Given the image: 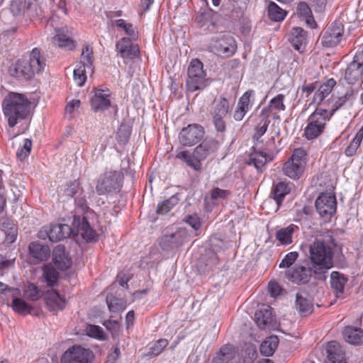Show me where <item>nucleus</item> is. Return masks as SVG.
Wrapping results in <instances>:
<instances>
[{"label":"nucleus","mask_w":363,"mask_h":363,"mask_svg":"<svg viewBox=\"0 0 363 363\" xmlns=\"http://www.w3.org/2000/svg\"><path fill=\"white\" fill-rule=\"evenodd\" d=\"M71 235L81 236L86 242L96 241L97 238L96 232L90 227L86 217L79 216H74L72 227L67 224H52L49 228L44 227L39 232V238H49L51 242H57L69 238Z\"/></svg>","instance_id":"nucleus-1"},{"label":"nucleus","mask_w":363,"mask_h":363,"mask_svg":"<svg viewBox=\"0 0 363 363\" xmlns=\"http://www.w3.org/2000/svg\"><path fill=\"white\" fill-rule=\"evenodd\" d=\"M335 247V240L329 233L316 237L309 244V259L315 274L324 273L333 267V256Z\"/></svg>","instance_id":"nucleus-2"},{"label":"nucleus","mask_w":363,"mask_h":363,"mask_svg":"<svg viewBox=\"0 0 363 363\" xmlns=\"http://www.w3.org/2000/svg\"><path fill=\"white\" fill-rule=\"evenodd\" d=\"M2 105L10 127H13L18 119L26 118L30 113V102L21 94H9L4 99Z\"/></svg>","instance_id":"nucleus-3"},{"label":"nucleus","mask_w":363,"mask_h":363,"mask_svg":"<svg viewBox=\"0 0 363 363\" xmlns=\"http://www.w3.org/2000/svg\"><path fill=\"white\" fill-rule=\"evenodd\" d=\"M45 65V60L42 59L40 52L34 48L30 53L29 60L20 59L11 69V74L18 79H29L35 73H40Z\"/></svg>","instance_id":"nucleus-4"},{"label":"nucleus","mask_w":363,"mask_h":363,"mask_svg":"<svg viewBox=\"0 0 363 363\" xmlns=\"http://www.w3.org/2000/svg\"><path fill=\"white\" fill-rule=\"evenodd\" d=\"M306 151L304 149H295L291 158L284 164V174L291 179H298L303 172L306 163Z\"/></svg>","instance_id":"nucleus-5"},{"label":"nucleus","mask_w":363,"mask_h":363,"mask_svg":"<svg viewBox=\"0 0 363 363\" xmlns=\"http://www.w3.org/2000/svg\"><path fill=\"white\" fill-rule=\"evenodd\" d=\"M206 73L203 69V63L198 59L191 61L188 68L186 88L189 91L202 89L206 86Z\"/></svg>","instance_id":"nucleus-6"},{"label":"nucleus","mask_w":363,"mask_h":363,"mask_svg":"<svg viewBox=\"0 0 363 363\" xmlns=\"http://www.w3.org/2000/svg\"><path fill=\"white\" fill-rule=\"evenodd\" d=\"M209 49L218 55L232 56L237 49L234 38L230 34H220L211 39Z\"/></svg>","instance_id":"nucleus-7"},{"label":"nucleus","mask_w":363,"mask_h":363,"mask_svg":"<svg viewBox=\"0 0 363 363\" xmlns=\"http://www.w3.org/2000/svg\"><path fill=\"white\" fill-rule=\"evenodd\" d=\"M123 175L120 172L108 171L101 174L96 181V191L104 195L120 188Z\"/></svg>","instance_id":"nucleus-8"},{"label":"nucleus","mask_w":363,"mask_h":363,"mask_svg":"<svg viewBox=\"0 0 363 363\" xmlns=\"http://www.w3.org/2000/svg\"><path fill=\"white\" fill-rule=\"evenodd\" d=\"M344 33V26L338 21L328 24L321 33L320 40L325 48H334L341 41Z\"/></svg>","instance_id":"nucleus-9"},{"label":"nucleus","mask_w":363,"mask_h":363,"mask_svg":"<svg viewBox=\"0 0 363 363\" xmlns=\"http://www.w3.org/2000/svg\"><path fill=\"white\" fill-rule=\"evenodd\" d=\"M315 208L325 221L330 220L337 209L335 196L331 193H322L315 200Z\"/></svg>","instance_id":"nucleus-10"},{"label":"nucleus","mask_w":363,"mask_h":363,"mask_svg":"<svg viewBox=\"0 0 363 363\" xmlns=\"http://www.w3.org/2000/svg\"><path fill=\"white\" fill-rule=\"evenodd\" d=\"M94 354L89 349L81 345H73L61 357V363H91Z\"/></svg>","instance_id":"nucleus-11"},{"label":"nucleus","mask_w":363,"mask_h":363,"mask_svg":"<svg viewBox=\"0 0 363 363\" xmlns=\"http://www.w3.org/2000/svg\"><path fill=\"white\" fill-rule=\"evenodd\" d=\"M328 119L327 110L316 108L308 118V124L305 128L306 136H319L322 134Z\"/></svg>","instance_id":"nucleus-12"},{"label":"nucleus","mask_w":363,"mask_h":363,"mask_svg":"<svg viewBox=\"0 0 363 363\" xmlns=\"http://www.w3.org/2000/svg\"><path fill=\"white\" fill-rule=\"evenodd\" d=\"M188 241L187 230L179 228L174 232L164 234L160 238V245L164 250H172L182 246Z\"/></svg>","instance_id":"nucleus-13"},{"label":"nucleus","mask_w":363,"mask_h":363,"mask_svg":"<svg viewBox=\"0 0 363 363\" xmlns=\"http://www.w3.org/2000/svg\"><path fill=\"white\" fill-rule=\"evenodd\" d=\"M259 138H256L257 143L246 156L245 162L247 165L254 166L259 172H262L266 163L272 161L273 158L266 152L265 150L259 146Z\"/></svg>","instance_id":"nucleus-14"},{"label":"nucleus","mask_w":363,"mask_h":363,"mask_svg":"<svg viewBox=\"0 0 363 363\" xmlns=\"http://www.w3.org/2000/svg\"><path fill=\"white\" fill-rule=\"evenodd\" d=\"M363 74V48L359 50L353 60L347 65L345 72V79L348 84H353L359 81Z\"/></svg>","instance_id":"nucleus-15"},{"label":"nucleus","mask_w":363,"mask_h":363,"mask_svg":"<svg viewBox=\"0 0 363 363\" xmlns=\"http://www.w3.org/2000/svg\"><path fill=\"white\" fill-rule=\"evenodd\" d=\"M94 96L90 99L91 109L94 112L104 111L111 104V91L108 89H95Z\"/></svg>","instance_id":"nucleus-16"},{"label":"nucleus","mask_w":363,"mask_h":363,"mask_svg":"<svg viewBox=\"0 0 363 363\" xmlns=\"http://www.w3.org/2000/svg\"><path fill=\"white\" fill-rule=\"evenodd\" d=\"M312 272H313V266L310 268L302 265H295L291 269L285 271L286 277L296 284H302L309 281Z\"/></svg>","instance_id":"nucleus-17"},{"label":"nucleus","mask_w":363,"mask_h":363,"mask_svg":"<svg viewBox=\"0 0 363 363\" xmlns=\"http://www.w3.org/2000/svg\"><path fill=\"white\" fill-rule=\"evenodd\" d=\"M255 320L257 326L262 330H274L277 323L272 313V308L267 306L255 313Z\"/></svg>","instance_id":"nucleus-18"},{"label":"nucleus","mask_w":363,"mask_h":363,"mask_svg":"<svg viewBox=\"0 0 363 363\" xmlns=\"http://www.w3.org/2000/svg\"><path fill=\"white\" fill-rule=\"evenodd\" d=\"M116 48L123 58L133 59L139 54V47L132 43L131 38H122L116 43Z\"/></svg>","instance_id":"nucleus-19"},{"label":"nucleus","mask_w":363,"mask_h":363,"mask_svg":"<svg viewBox=\"0 0 363 363\" xmlns=\"http://www.w3.org/2000/svg\"><path fill=\"white\" fill-rule=\"evenodd\" d=\"M29 251L30 263L33 264L47 260L50 255V250L48 245L37 242H31L29 245Z\"/></svg>","instance_id":"nucleus-20"},{"label":"nucleus","mask_w":363,"mask_h":363,"mask_svg":"<svg viewBox=\"0 0 363 363\" xmlns=\"http://www.w3.org/2000/svg\"><path fill=\"white\" fill-rule=\"evenodd\" d=\"M253 94L254 91L252 90H248L239 99L237 108L233 113V118L235 121H240L242 120L245 114L251 108L250 98Z\"/></svg>","instance_id":"nucleus-21"},{"label":"nucleus","mask_w":363,"mask_h":363,"mask_svg":"<svg viewBox=\"0 0 363 363\" xmlns=\"http://www.w3.org/2000/svg\"><path fill=\"white\" fill-rule=\"evenodd\" d=\"M296 308L299 313L303 316L311 314L313 311V303L309 294L304 291H300L296 293Z\"/></svg>","instance_id":"nucleus-22"},{"label":"nucleus","mask_w":363,"mask_h":363,"mask_svg":"<svg viewBox=\"0 0 363 363\" xmlns=\"http://www.w3.org/2000/svg\"><path fill=\"white\" fill-rule=\"evenodd\" d=\"M289 40L295 50L303 52L307 41L306 32L301 28H294L289 34Z\"/></svg>","instance_id":"nucleus-23"},{"label":"nucleus","mask_w":363,"mask_h":363,"mask_svg":"<svg viewBox=\"0 0 363 363\" xmlns=\"http://www.w3.org/2000/svg\"><path fill=\"white\" fill-rule=\"evenodd\" d=\"M56 34L52 38L53 43L59 48L67 50H73L76 43L69 36L64 28H56Z\"/></svg>","instance_id":"nucleus-24"},{"label":"nucleus","mask_w":363,"mask_h":363,"mask_svg":"<svg viewBox=\"0 0 363 363\" xmlns=\"http://www.w3.org/2000/svg\"><path fill=\"white\" fill-rule=\"evenodd\" d=\"M53 262L60 270H66L71 266V260L65 253V247L57 245L53 251Z\"/></svg>","instance_id":"nucleus-25"},{"label":"nucleus","mask_w":363,"mask_h":363,"mask_svg":"<svg viewBox=\"0 0 363 363\" xmlns=\"http://www.w3.org/2000/svg\"><path fill=\"white\" fill-rule=\"evenodd\" d=\"M45 299L48 307L53 312L62 310L65 308V300L56 291H48L45 294Z\"/></svg>","instance_id":"nucleus-26"},{"label":"nucleus","mask_w":363,"mask_h":363,"mask_svg":"<svg viewBox=\"0 0 363 363\" xmlns=\"http://www.w3.org/2000/svg\"><path fill=\"white\" fill-rule=\"evenodd\" d=\"M347 279L338 272H333L330 274V286L337 298H342L345 286Z\"/></svg>","instance_id":"nucleus-27"},{"label":"nucleus","mask_w":363,"mask_h":363,"mask_svg":"<svg viewBox=\"0 0 363 363\" xmlns=\"http://www.w3.org/2000/svg\"><path fill=\"white\" fill-rule=\"evenodd\" d=\"M328 359L325 363H346L339 344L331 341L327 345Z\"/></svg>","instance_id":"nucleus-28"},{"label":"nucleus","mask_w":363,"mask_h":363,"mask_svg":"<svg viewBox=\"0 0 363 363\" xmlns=\"http://www.w3.org/2000/svg\"><path fill=\"white\" fill-rule=\"evenodd\" d=\"M345 340L351 345L363 343V330L352 326H346L342 331Z\"/></svg>","instance_id":"nucleus-29"},{"label":"nucleus","mask_w":363,"mask_h":363,"mask_svg":"<svg viewBox=\"0 0 363 363\" xmlns=\"http://www.w3.org/2000/svg\"><path fill=\"white\" fill-rule=\"evenodd\" d=\"M291 191V186L289 183L284 182H278L271 192V196L277 203V208L282 203L286 195Z\"/></svg>","instance_id":"nucleus-30"},{"label":"nucleus","mask_w":363,"mask_h":363,"mask_svg":"<svg viewBox=\"0 0 363 363\" xmlns=\"http://www.w3.org/2000/svg\"><path fill=\"white\" fill-rule=\"evenodd\" d=\"M336 82L334 79L331 78L327 80L315 91L313 98V102L317 104H320L330 94Z\"/></svg>","instance_id":"nucleus-31"},{"label":"nucleus","mask_w":363,"mask_h":363,"mask_svg":"<svg viewBox=\"0 0 363 363\" xmlns=\"http://www.w3.org/2000/svg\"><path fill=\"white\" fill-rule=\"evenodd\" d=\"M229 102L224 98L220 97L214 101L213 107L211 112L212 117L225 118L229 111Z\"/></svg>","instance_id":"nucleus-32"},{"label":"nucleus","mask_w":363,"mask_h":363,"mask_svg":"<svg viewBox=\"0 0 363 363\" xmlns=\"http://www.w3.org/2000/svg\"><path fill=\"white\" fill-rule=\"evenodd\" d=\"M176 157L182 160L188 167H191L194 170H201V162H200L193 153H191L189 151H182L176 155Z\"/></svg>","instance_id":"nucleus-33"},{"label":"nucleus","mask_w":363,"mask_h":363,"mask_svg":"<svg viewBox=\"0 0 363 363\" xmlns=\"http://www.w3.org/2000/svg\"><path fill=\"white\" fill-rule=\"evenodd\" d=\"M298 229V226L291 224L283 228L276 233V238L281 245H289L292 242V235Z\"/></svg>","instance_id":"nucleus-34"},{"label":"nucleus","mask_w":363,"mask_h":363,"mask_svg":"<svg viewBox=\"0 0 363 363\" xmlns=\"http://www.w3.org/2000/svg\"><path fill=\"white\" fill-rule=\"evenodd\" d=\"M279 345L277 336L272 335L267 337L260 345V352L265 357L272 356Z\"/></svg>","instance_id":"nucleus-35"},{"label":"nucleus","mask_w":363,"mask_h":363,"mask_svg":"<svg viewBox=\"0 0 363 363\" xmlns=\"http://www.w3.org/2000/svg\"><path fill=\"white\" fill-rule=\"evenodd\" d=\"M234 357L233 347L230 345L223 346L216 356L213 359L212 363H228Z\"/></svg>","instance_id":"nucleus-36"},{"label":"nucleus","mask_w":363,"mask_h":363,"mask_svg":"<svg viewBox=\"0 0 363 363\" xmlns=\"http://www.w3.org/2000/svg\"><path fill=\"white\" fill-rule=\"evenodd\" d=\"M112 23L118 29L123 30L124 33L130 38L133 39L137 38L138 32L132 23H128L123 19H118L112 21Z\"/></svg>","instance_id":"nucleus-37"},{"label":"nucleus","mask_w":363,"mask_h":363,"mask_svg":"<svg viewBox=\"0 0 363 363\" xmlns=\"http://www.w3.org/2000/svg\"><path fill=\"white\" fill-rule=\"evenodd\" d=\"M93 60L94 56L92 48L89 45H84L81 54L79 65L86 67V68L90 69L91 72H93Z\"/></svg>","instance_id":"nucleus-38"},{"label":"nucleus","mask_w":363,"mask_h":363,"mask_svg":"<svg viewBox=\"0 0 363 363\" xmlns=\"http://www.w3.org/2000/svg\"><path fill=\"white\" fill-rule=\"evenodd\" d=\"M17 296L18 295L12 296L13 301L11 306L13 311L21 315L30 313L32 307L29 306L24 300L18 298Z\"/></svg>","instance_id":"nucleus-39"},{"label":"nucleus","mask_w":363,"mask_h":363,"mask_svg":"<svg viewBox=\"0 0 363 363\" xmlns=\"http://www.w3.org/2000/svg\"><path fill=\"white\" fill-rule=\"evenodd\" d=\"M284 95L279 94L274 97L269 102L268 108H265L262 111V115L269 116L268 112L272 109L276 111L285 110V105L284 104Z\"/></svg>","instance_id":"nucleus-40"},{"label":"nucleus","mask_w":363,"mask_h":363,"mask_svg":"<svg viewBox=\"0 0 363 363\" xmlns=\"http://www.w3.org/2000/svg\"><path fill=\"white\" fill-rule=\"evenodd\" d=\"M268 15L272 21L279 22L284 20L286 12L274 2L271 1L268 5Z\"/></svg>","instance_id":"nucleus-41"},{"label":"nucleus","mask_w":363,"mask_h":363,"mask_svg":"<svg viewBox=\"0 0 363 363\" xmlns=\"http://www.w3.org/2000/svg\"><path fill=\"white\" fill-rule=\"evenodd\" d=\"M30 5L28 0H12L10 9L14 16H18L29 9Z\"/></svg>","instance_id":"nucleus-42"},{"label":"nucleus","mask_w":363,"mask_h":363,"mask_svg":"<svg viewBox=\"0 0 363 363\" xmlns=\"http://www.w3.org/2000/svg\"><path fill=\"white\" fill-rule=\"evenodd\" d=\"M203 134V128L199 124L193 123L184 128L179 133V136H202Z\"/></svg>","instance_id":"nucleus-43"},{"label":"nucleus","mask_w":363,"mask_h":363,"mask_svg":"<svg viewBox=\"0 0 363 363\" xmlns=\"http://www.w3.org/2000/svg\"><path fill=\"white\" fill-rule=\"evenodd\" d=\"M179 202L177 196H173L169 199H167L160 203L157 208V213L158 214L164 215L167 213L174 206Z\"/></svg>","instance_id":"nucleus-44"},{"label":"nucleus","mask_w":363,"mask_h":363,"mask_svg":"<svg viewBox=\"0 0 363 363\" xmlns=\"http://www.w3.org/2000/svg\"><path fill=\"white\" fill-rule=\"evenodd\" d=\"M106 303L111 311L116 312L125 308L123 301L118 299L112 294H108L106 296Z\"/></svg>","instance_id":"nucleus-45"},{"label":"nucleus","mask_w":363,"mask_h":363,"mask_svg":"<svg viewBox=\"0 0 363 363\" xmlns=\"http://www.w3.org/2000/svg\"><path fill=\"white\" fill-rule=\"evenodd\" d=\"M299 255L297 252H291L286 254L279 264L281 269H291L290 267L297 260Z\"/></svg>","instance_id":"nucleus-46"},{"label":"nucleus","mask_w":363,"mask_h":363,"mask_svg":"<svg viewBox=\"0 0 363 363\" xmlns=\"http://www.w3.org/2000/svg\"><path fill=\"white\" fill-rule=\"evenodd\" d=\"M168 341L166 339H160L150 347L147 352L148 356H157L160 354L167 346Z\"/></svg>","instance_id":"nucleus-47"},{"label":"nucleus","mask_w":363,"mask_h":363,"mask_svg":"<svg viewBox=\"0 0 363 363\" xmlns=\"http://www.w3.org/2000/svg\"><path fill=\"white\" fill-rule=\"evenodd\" d=\"M353 100V91H347L344 96L337 98V99L334 102L331 112L332 114L334 113L337 110L340 108L347 101H350Z\"/></svg>","instance_id":"nucleus-48"},{"label":"nucleus","mask_w":363,"mask_h":363,"mask_svg":"<svg viewBox=\"0 0 363 363\" xmlns=\"http://www.w3.org/2000/svg\"><path fill=\"white\" fill-rule=\"evenodd\" d=\"M86 67L79 65V66L74 70V80L79 86H82L86 82Z\"/></svg>","instance_id":"nucleus-49"},{"label":"nucleus","mask_w":363,"mask_h":363,"mask_svg":"<svg viewBox=\"0 0 363 363\" xmlns=\"http://www.w3.org/2000/svg\"><path fill=\"white\" fill-rule=\"evenodd\" d=\"M210 147L206 143H203L198 145L192 153L201 162L206 158V157L210 154Z\"/></svg>","instance_id":"nucleus-50"},{"label":"nucleus","mask_w":363,"mask_h":363,"mask_svg":"<svg viewBox=\"0 0 363 363\" xmlns=\"http://www.w3.org/2000/svg\"><path fill=\"white\" fill-rule=\"evenodd\" d=\"M32 147V141L29 138H26L23 140V145L21 150L16 152L17 158L23 161L24 160L30 153Z\"/></svg>","instance_id":"nucleus-51"},{"label":"nucleus","mask_w":363,"mask_h":363,"mask_svg":"<svg viewBox=\"0 0 363 363\" xmlns=\"http://www.w3.org/2000/svg\"><path fill=\"white\" fill-rule=\"evenodd\" d=\"M45 279L49 286H52L57 279L58 273L52 267H45L44 269Z\"/></svg>","instance_id":"nucleus-52"},{"label":"nucleus","mask_w":363,"mask_h":363,"mask_svg":"<svg viewBox=\"0 0 363 363\" xmlns=\"http://www.w3.org/2000/svg\"><path fill=\"white\" fill-rule=\"evenodd\" d=\"M86 332L89 337L97 339H103L104 331L103 329L99 326L89 325L86 328Z\"/></svg>","instance_id":"nucleus-53"},{"label":"nucleus","mask_w":363,"mask_h":363,"mask_svg":"<svg viewBox=\"0 0 363 363\" xmlns=\"http://www.w3.org/2000/svg\"><path fill=\"white\" fill-rule=\"evenodd\" d=\"M362 138H354L345 149V153L347 157L353 156L359 147Z\"/></svg>","instance_id":"nucleus-54"},{"label":"nucleus","mask_w":363,"mask_h":363,"mask_svg":"<svg viewBox=\"0 0 363 363\" xmlns=\"http://www.w3.org/2000/svg\"><path fill=\"white\" fill-rule=\"evenodd\" d=\"M27 298L31 301H36L40 297V292L33 284H29L25 290Z\"/></svg>","instance_id":"nucleus-55"},{"label":"nucleus","mask_w":363,"mask_h":363,"mask_svg":"<svg viewBox=\"0 0 363 363\" xmlns=\"http://www.w3.org/2000/svg\"><path fill=\"white\" fill-rule=\"evenodd\" d=\"M184 221L188 223L195 230L200 228L201 222L199 218L196 214L185 216Z\"/></svg>","instance_id":"nucleus-56"},{"label":"nucleus","mask_w":363,"mask_h":363,"mask_svg":"<svg viewBox=\"0 0 363 363\" xmlns=\"http://www.w3.org/2000/svg\"><path fill=\"white\" fill-rule=\"evenodd\" d=\"M230 192L228 190L214 188L211 191V198L213 200L224 199L228 196Z\"/></svg>","instance_id":"nucleus-57"},{"label":"nucleus","mask_w":363,"mask_h":363,"mask_svg":"<svg viewBox=\"0 0 363 363\" xmlns=\"http://www.w3.org/2000/svg\"><path fill=\"white\" fill-rule=\"evenodd\" d=\"M260 117L262 118L261 121L256 126L257 134L258 135V136H262L266 133L269 123V121H267V119L266 118L268 116H267L266 115L261 114Z\"/></svg>","instance_id":"nucleus-58"},{"label":"nucleus","mask_w":363,"mask_h":363,"mask_svg":"<svg viewBox=\"0 0 363 363\" xmlns=\"http://www.w3.org/2000/svg\"><path fill=\"white\" fill-rule=\"evenodd\" d=\"M297 13L300 16L306 17L312 14V11L308 5L303 1L300 2L297 6Z\"/></svg>","instance_id":"nucleus-59"},{"label":"nucleus","mask_w":363,"mask_h":363,"mask_svg":"<svg viewBox=\"0 0 363 363\" xmlns=\"http://www.w3.org/2000/svg\"><path fill=\"white\" fill-rule=\"evenodd\" d=\"M213 122L216 130L219 133H223L225 130V122L223 117H212Z\"/></svg>","instance_id":"nucleus-60"},{"label":"nucleus","mask_w":363,"mask_h":363,"mask_svg":"<svg viewBox=\"0 0 363 363\" xmlns=\"http://www.w3.org/2000/svg\"><path fill=\"white\" fill-rule=\"evenodd\" d=\"M78 189L79 184L76 182H74L67 185V186L65 189L64 192L67 196L72 197L77 192Z\"/></svg>","instance_id":"nucleus-61"},{"label":"nucleus","mask_w":363,"mask_h":363,"mask_svg":"<svg viewBox=\"0 0 363 363\" xmlns=\"http://www.w3.org/2000/svg\"><path fill=\"white\" fill-rule=\"evenodd\" d=\"M13 266V260L5 259L0 261V276L4 275Z\"/></svg>","instance_id":"nucleus-62"},{"label":"nucleus","mask_w":363,"mask_h":363,"mask_svg":"<svg viewBox=\"0 0 363 363\" xmlns=\"http://www.w3.org/2000/svg\"><path fill=\"white\" fill-rule=\"evenodd\" d=\"M206 255L208 256L209 257V259H208L206 262L207 266L212 267L218 263V257L214 252L209 250L208 251H207Z\"/></svg>","instance_id":"nucleus-63"},{"label":"nucleus","mask_w":363,"mask_h":363,"mask_svg":"<svg viewBox=\"0 0 363 363\" xmlns=\"http://www.w3.org/2000/svg\"><path fill=\"white\" fill-rule=\"evenodd\" d=\"M268 288L272 296H277L281 292L280 286L275 281H270Z\"/></svg>","instance_id":"nucleus-64"}]
</instances>
